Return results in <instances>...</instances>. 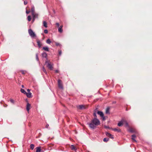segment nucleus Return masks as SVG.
I'll return each mask as SVG.
<instances>
[{
    "label": "nucleus",
    "instance_id": "1",
    "mask_svg": "<svg viewBox=\"0 0 152 152\" xmlns=\"http://www.w3.org/2000/svg\"><path fill=\"white\" fill-rule=\"evenodd\" d=\"M100 124V122L99 120L96 118H94L92 120L91 123L88 124L90 128L94 129L96 126L99 125Z\"/></svg>",
    "mask_w": 152,
    "mask_h": 152
},
{
    "label": "nucleus",
    "instance_id": "2",
    "mask_svg": "<svg viewBox=\"0 0 152 152\" xmlns=\"http://www.w3.org/2000/svg\"><path fill=\"white\" fill-rule=\"evenodd\" d=\"M45 64H47V67L50 70H52L53 69V64H51L50 62H48L46 61L45 62Z\"/></svg>",
    "mask_w": 152,
    "mask_h": 152
},
{
    "label": "nucleus",
    "instance_id": "3",
    "mask_svg": "<svg viewBox=\"0 0 152 152\" xmlns=\"http://www.w3.org/2000/svg\"><path fill=\"white\" fill-rule=\"evenodd\" d=\"M28 32L29 35L32 37H35L36 34L31 29L28 30Z\"/></svg>",
    "mask_w": 152,
    "mask_h": 152
},
{
    "label": "nucleus",
    "instance_id": "4",
    "mask_svg": "<svg viewBox=\"0 0 152 152\" xmlns=\"http://www.w3.org/2000/svg\"><path fill=\"white\" fill-rule=\"evenodd\" d=\"M58 87L61 89H63V87L62 83L61 81L60 80H58Z\"/></svg>",
    "mask_w": 152,
    "mask_h": 152
},
{
    "label": "nucleus",
    "instance_id": "5",
    "mask_svg": "<svg viewBox=\"0 0 152 152\" xmlns=\"http://www.w3.org/2000/svg\"><path fill=\"white\" fill-rule=\"evenodd\" d=\"M77 107L78 109L80 110L84 109L86 108L85 106L83 105H79L77 106Z\"/></svg>",
    "mask_w": 152,
    "mask_h": 152
},
{
    "label": "nucleus",
    "instance_id": "6",
    "mask_svg": "<svg viewBox=\"0 0 152 152\" xmlns=\"http://www.w3.org/2000/svg\"><path fill=\"white\" fill-rule=\"evenodd\" d=\"M36 152H42V150L41 149L40 147H37L36 148Z\"/></svg>",
    "mask_w": 152,
    "mask_h": 152
},
{
    "label": "nucleus",
    "instance_id": "7",
    "mask_svg": "<svg viewBox=\"0 0 152 152\" xmlns=\"http://www.w3.org/2000/svg\"><path fill=\"white\" fill-rule=\"evenodd\" d=\"M30 108L31 104L28 103L26 105V109L28 112H29L30 109Z\"/></svg>",
    "mask_w": 152,
    "mask_h": 152
},
{
    "label": "nucleus",
    "instance_id": "8",
    "mask_svg": "<svg viewBox=\"0 0 152 152\" xmlns=\"http://www.w3.org/2000/svg\"><path fill=\"white\" fill-rule=\"evenodd\" d=\"M124 124V119H122L118 123V125L119 126H122Z\"/></svg>",
    "mask_w": 152,
    "mask_h": 152
},
{
    "label": "nucleus",
    "instance_id": "9",
    "mask_svg": "<svg viewBox=\"0 0 152 152\" xmlns=\"http://www.w3.org/2000/svg\"><path fill=\"white\" fill-rule=\"evenodd\" d=\"M106 134L107 136L109 137L110 138H111L112 139L114 138V137H113V135L108 132H107L106 133Z\"/></svg>",
    "mask_w": 152,
    "mask_h": 152
},
{
    "label": "nucleus",
    "instance_id": "10",
    "mask_svg": "<svg viewBox=\"0 0 152 152\" xmlns=\"http://www.w3.org/2000/svg\"><path fill=\"white\" fill-rule=\"evenodd\" d=\"M26 95L27 96L28 98H31L32 96V94L31 92H26Z\"/></svg>",
    "mask_w": 152,
    "mask_h": 152
},
{
    "label": "nucleus",
    "instance_id": "11",
    "mask_svg": "<svg viewBox=\"0 0 152 152\" xmlns=\"http://www.w3.org/2000/svg\"><path fill=\"white\" fill-rule=\"evenodd\" d=\"M31 11L32 12V16H33L34 18L35 17L34 15V7H32L31 9Z\"/></svg>",
    "mask_w": 152,
    "mask_h": 152
},
{
    "label": "nucleus",
    "instance_id": "12",
    "mask_svg": "<svg viewBox=\"0 0 152 152\" xmlns=\"http://www.w3.org/2000/svg\"><path fill=\"white\" fill-rule=\"evenodd\" d=\"M63 27V26L61 25L60 26V27H58V31L60 33H61L63 32V30L62 29Z\"/></svg>",
    "mask_w": 152,
    "mask_h": 152
},
{
    "label": "nucleus",
    "instance_id": "13",
    "mask_svg": "<svg viewBox=\"0 0 152 152\" xmlns=\"http://www.w3.org/2000/svg\"><path fill=\"white\" fill-rule=\"evenodd\" d=\"M97 113L101 117H103V115H104L102 111H98L97 112Z\"/></svg>",
    "mask_w": 152,
    "mask_h": 152
},
{
    "label": "nucleus",
    "instance_id": "14",
    "mask_svg": "<svg viewBox=\"0 0 152 152\" xmlns=\"http://www.w3.org/2000/svg\"><path fill=\"white\" fill-rule=\"evenodd\" d=\"M37 42L39 47V48L41 47L42 44H41L40 41L39 40H37Z\"/></svg>",
    "mask_w": 152,
    "mask_h": 152
},
{
    "label": "nucleus",
    "instance_id": "15",
    "mask_svg": "<svg viewBox=\"0 0 152 152\" xmlns=\"http://www.w3.org/2000/svg\"><path fill=\"white\" fill-rule=\"evenodd\" d=\"M71 149L73 151H76L77 150L76 148L73 145H72L71 146Z\"/></svg>",
    "mask_w": 152,
    "mask_h": 152
},
{
    "label": "nucleus",
    "instance_id": "16",
    "mask_svg": "<svg viewBox=\"0 0 152 152\" xmlns=\"http://www.w3.org/2000/svg\"><path fill=\"white\" fill-rule=\"evenodd\" d=\"M105 113L106 114H110V108L109 107H107Z\"/></svg>",
    "mask_w": 152,
    "mask_h": 152
},
{
    "label": "nucleus",
    "instance_id": "17",
    "mask_svg": "<svg viewBox=\"0 0 152 152\" xmlns=\"http://www.w3.org/2000/svg\"><path fill=\"white\" fill-rule=\"evenodd\" d=\"M113 130L115 131H117L118 132H121V130L120 129H118L116 128H115L113 129Z\"/></svg>",
    "mask_w": 152,
    "mask_h": 152
},
{
    "label": "nucleus",
    "instance_id": "18",
    "mask_svg": "<svg viewBox=\"0 0 152 152\" xmlns=\"http://www.w3.org/2000/svg\"><path fill=\"white\" fill-rule=\"evenodd\" d=\"M136 137V136L135 135H132V140H133L135 142H136V140L135 139V138Z\"/></svg>",
    "mask_w": 152,
    "mask_h": 152
},
{
    "label": "nucleus",
    "instance_id": "19",
    "mask_svg": "<svg viewBox=\"0 0 152 152\" xmlns=\"http://www.w3.org/2000/svg\"><path fill=\"white\" fill-rule=\"evenodd\" d=\"M42 56L43 58H46L47 56V54L45 52H44L42 53Z\"/></svg>",
    "mask_w": 152,
    "mask_h": 152
},
{
    "label": "nucleus",
    "instance_id": "20",
    "mask_svg": "<svg viewBox=\"0 0 152 152\" xmlns=\"http://www.w3.org/2000/svg\"><path fill=\"white\" fill-rule=\"evenodd\" d=\"M34 15L35 17L34 18L33 16H33V21H34V20H35L36 18H37L38 15L37 14H35V13H34Z\"/></svg>",
    "mask_w": 152,
    "mask_h": 152
},
{
    "label": "nucleus",
    "instance_id": "21",
    "mask_svg": "<svg viewBox=\"0 0 152 152\" xmlns=\"http://www.w3.org/2000/svg\"><path fill=\"white\" fill-rule=\"evenodd\" d=\"M43 26L45 28H47V23L45 21H43Z\"/></svg>",
    "mask_w": 152,
    "mask_h": 152
},
{
    "label": "nucleus",
    "instance_id": "22",
    "mask_svg": "<svg viewBox=\"0 0 152 152\" xmlns=\"http://www.w3.org/2000/svg\"><path fill=\"white\" fill-rule=\"evenodd\" d=\"M20 91L21 92L24 94H26V92L22 88L20 89Z\"/></svg>",
    "mask_w": 152,
    "mask_h": 152
},
{
    "label": "nucleus",
    "instance_id": "23",
    "mask_svg": "<svg viewBox=\"0 0 152 152\" xmlns=\"http://www.w3.org/2000/svg\"><path fill=\"white\" fill-rule=\"evenodd\" d=\"M42 48L45 51H49V48L48 47H43Z\"/></svg>",
    "mask_w": 152,
    "mask_h": 152
},
{
    "label": "nucleus",
    "instance_id": "24",
    "mask_svg": "<svg viewBox=\"0 0 152 152\" xmlns=\"http://www.w3.org/2000/svg\"><path fill=\"white\" fill-rule=\"evenodd\" d=\"M125 123L126 126H128V124L127 121L124 119V124Z\"/></svg>",
    "mask_w": 152,
    "mask_h": 152
},
{
    "label": "nucleus",
    "instance_id": "25",
    "mask_svg": "<svg viewBox=\"0 0 152 152\" xmlns=\"http://www.w3.org/2000/svg\"><path fill=\"white\" fill-rule=\"evenodd\" d=\"M34 145L33 144H31L30 145V148L32 150H33L34 148Z\"/></svg>",
    "mask_w": 152,
    "mask_h": 152
},
{
    "label": "nucleus",
    "instance_id": "26",
    "mask_svg": "<svg viewBox=\"0 0 152 152\" xmlns=\"http://www.w3.org/2000/svg\"><path fill=\"white\" fill-rule=\"evenodd\" d=\"M42 70L43 72L46 74H47V71L45 69V68H44V66L42 67Z\"/></svg>",
    "mask_w": 152,
    "mask_h": 152
},
{
    "label": "nucleus",
    "instance_id": "27",
    "mask_svg": "<svg viewBox=\"0 0 152 152\" xmlns=\"http://www.w3.org/2000/svg\"><path fill=\"white\" fill-rule=\"evenodd\" d=\"M46 43L48 44H50V43H51V41L50 40V39H48L47 41H46Z\"/></svg>",
    "mask_w": 152,
    "mask_h": 152
},
{
    "label": "nucleus",
    "instance_id": "28",
    "mask_svg": "<svg viewBox=\"0 0 152 152\" xmlns=\"http://www.w3.org/2000/svg\"><path fill=\"white\" fill-rule=\"evenodd\" d=\"M129 131V132L132 133L134 132H135V131L132 128L130 129Z\"/></svg>",
    "mask_w": 152,
    "mask_h": 152
},
{
    "label": "nucleus",
    "instance_id": "29",
    "mask_svg": "<svg viewBox=\"0 0 152 152\" xmlns=\"http://www.w3.org/2000/svg\"><path fill=\"white\" fill-rule=\"evenodd\" d=\"M31 16L30 15H28L27 17L28 20L29 21H30L31 20Z\"/></svg>",
    "mask_w": 152,
    "mask_h": 152
},
{
    "label": "nucleus",
    "instance_id": "30",
    "mask_svg": "<svg viewBox=\"0 0 152 152\" xmlns=\"http://www.w3.org/2000/svg\"><path fill=\"white\" fill-rule=\"evenodd\" d=\"M109 140V139L105 138L103 139V141L104 142H107Z\"/></svg>",
    "mask_w": 152,
    "mask_h": 152
},
{
    "label": "nucleus",
    "instance_id": "31",
    "mask_svg": "<svg viewBox=\"0 0 152 152\" xmlns=\"http://www.w3.org/2000/svg\"><path fill=\"white\" fill-rule=\"evenodd\" d=\"M36 59L37 61H39V59L38 57V55L37 54H36Z\"/></svg>",
    "mask_w": 152,
    "mask_h": 152
},
{
    "label": "nucleus",
    "instance_id": "32",
    "mask_svg": "<svg viewBox=\"0 0 152 152\" xmlns=\"http://www.w3.org/2000/svg\"><path fill=\"white\" fill-rule=\"evenodd\" d=\"M10 102L13 103V104H14L15 103V101H14L12 99H10Z\"/></svg>",
    "mask_w": 152,
    "mask_h": 152
},
{
    "label": "nucleus",
    "instance_id": "33",
    "mask_svg": "<svg viewBox=\"0 0 152 152\" xmlns=\"http://www.w3.org/2000/svg\"><path fill=\"white\" fill-rule=\"evenodd\" d=\"M44 33L46 34H47L48 33V31L47 29H45L44 30Z\"/></svg>",
    "mask_w": 152,
    "mask_h": 152
},
{
    "label": "nucleus",
    "instance_id": "34",
    "mask_svg": "<svg viewBox=\"0 0 152 152\" xmlns=\"http://www.w3.org/2000/svg\"><path fill=\"white\" fill-rule=\"evenodd\" d=\"M93 115L94 116V117H95L94 118H97V116H96V113L94 112V114H93Z\"/></svg>",
    "mask_w": 152,
    "mask_h": 152
},
{
    "label": "nucleus",
    "instance_id": "35",
    "mask_svg": "<svg viewBox=\"0 0 152 152\" xmlns=\"http://www.w3.org/2000/svg\"><path fill=\"white\" fill-rule=\"evenodd\" d=\"M58 53H59V54L60 55H61V54L62 52H61V50H58Z\"/></svg>",
    "mask_w": 152,
    "mask_h": 152
},
{
    "label": "nucleus",
    "instance_id": "36",
    "mask_svg": "<svg viewBox=\"0 0 152 152\" xmlns=\"http://www.w3.org/2000/svg\"><path fill=\"white\" fill-rule=\"evenodd\" d=\"M56 45L57 46L60 45V44L59 43H58L56 42Z\"/></svg>",
    "mask_w": 152,
    "mask_h": 152
},
{
    "label": "nucleus",
    "instance_id": "37",
    "mask_svg": "<svg viewBox=\"0 0 152 152\" xmlns=\"http://www.w3.org/2000/svg\"><path fill=\"white\" fill-rule=\"evenodd\" d=\"M56 25L58 27H59V24L58 23H56Z\"/></svg>",
    "mask_w": 152,
    "mask_h": 152
},
{
    "label": "nucleus",
    "instance_id": "38",
    "mask_svg": "<svg viewBox=\"0 0 152 152\" xmlns=\"http://www.w3.org/2000/svg\"><path fill=\"white\" fill-rule=\"evenodd\" d=\"M27 3V1H24V4L25 5H26Z\"/></svg>",
    "mask_w": 152,
    "mask_h": 152
},
{
    "label": "nucleus",
    "instance_id": "39",
    "mask_svg": "<svg viewBox=\"0 0 152 152\" xmlns=\"http://www.w3.org/2000/svg\"><path fill=\"white\" fill-rule=\"evenodd\" d=\"M101 117L102 118V119H103V120L104 121L105 120V118L104 116V115H103V117Z\"/></svg>",
    "mask_w": 152,
    "mask_h": 152
},
{
    "label": "nucleus",
    "instance_id": "40",
    "mask_svg": "<svg viewBox=\"0 0 152 152\" xmlns=\"http://www.w3.org/2000/svg\"><path fill=\"white\" fill-rule=\"evenodd\" d=\"M30 11H27V10L26 11V14H28L30 12Z\"/></svg>",
    "mask_w": 152,
    "mask_h": 152
},
{
    "label": "nucleus",
    "instance_id": "41",
    "mask_svg": "<svg viewBox=\"0 0 152 152\" xmlns=\"http://www.w3.org/2000/svg\"><path fill=\"white\" fill-rule=\"evenodd\" d=\"M55 72L56 73H58L59 72V71L58 70H56L55 71Z\"/></svg>",
    "mask_w": 152,
    "mask_h": 152
},
{
    "label": "nucleus",
    "instance_id": "42",
    "mask_svg": "<svg viewBox=\"0 0 152 152\" xmlns=\"http://www.w3.org/2000/svg\"><path fill=\"white\" fill-rule=\"evenodd\" d=\"M30 90H31L30 89H28L27 90V91L28 92H30Z\"/></svg>",
    "mask_w": 152,
    "mask_h": 152
},
{
    "label": "nucleus",
    "instance_id": "43",
    "mask_svg": "<svg viewBox=\"0 0 152 152\" xmlns=\"http://www.w3.org/2000/svg\"><path fill=\"white\" fill-rule=\"evenodd\" d=\"M49 126V124H47L46 126V128H48V127Z\"/></svg>",
    "mask_w": 152,
    "mask_h": 152
},
{
    "label": "nucleus",
    "instance_id": "44",
    "mask_svg": "<svg viewBox=\"0 0 152 152\" xmlns=\"http://www.w3.org/2000/svg\"><path fill=\"white\" fill-rule=\"evenodd\" d=\"M104 127H105V128H109L108 127L106 126H104Z\"/></svg>",
    "mask_w": 152,
    "mask_h": 152
},
{
    "label": "nucleus",
    "instance_id": "45",
    "mask_svg": "<svg viewBox=\"0 0 152 152\" xmlns=\"http://www.w3.org/2000/svg\"><path fill=\"white\" fill-rule=\"evenodd\" d=\"M23 88H24V85H22V86H21Z\"/></svg>",
    "mask_w": 152,
    "mask_h": 152
},
{
    "label": "nucleus",
    "instance_id": "46",
    "mask_svg": "<svg viewBox=\"0 0 152 152\" xmlns=\"http://www.w3.org/2000/svg\"><path fill=\"white\" fill-rule=\"evenodd\" d=\"M22 73L23 74H24V73L23 72V71H22Z\"/></svg>",
    "mask_w": 152,
    "mask_h": 152
},
{
    "label": "nucleus",
    "instance_id": "47",
    "mask_svg": "<svg viewBox=\"0 0 152 152\" xmlns=\"http://www.w3.org/2000/svg\"><path fill=\"white\" fill-rule=\"evenodd\" d=\"M88 152H89V151H88Z\"/></svg>",
    "mask_w": 152,
    "mask_h": 152
}]
</instances>
